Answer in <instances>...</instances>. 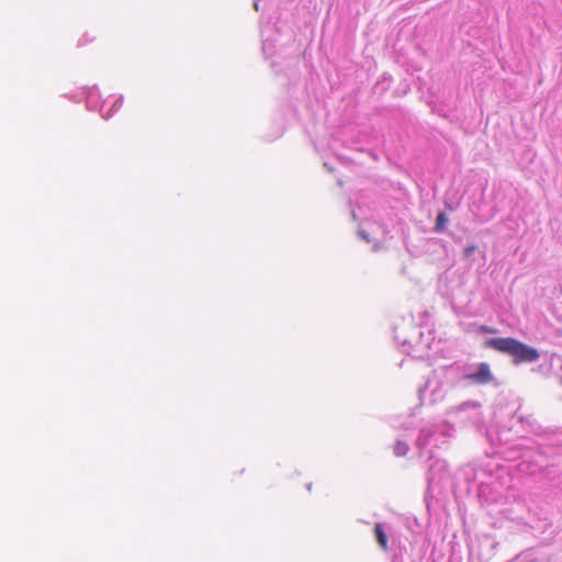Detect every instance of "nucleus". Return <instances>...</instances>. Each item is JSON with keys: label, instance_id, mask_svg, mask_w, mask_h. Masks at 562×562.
Returning a JSON list of instances; mask_svg holds the SVG:
<instances>
[{"label": "nucleus", "instance_id": "1", "mask_svg": "<svg viewBox=\"0 0 562 562\" xmlns=\"http://www.w3.org/2000/svg\"><path fill=\"white\" fill-rule=\"evenodd\" d=\"M486 348L509 355L516 364L524 362H535L540 355L536 348H532L512 337L490 338L484 342Z\"/></svg>", "mask_w": 562, "mask_h": 562}, {"label": "nucleus", "instance_id": "5", "mask_svg": "<svg viewBox=\"0 0 562 562\" xmlns=\"http://www.w3.org/2000/svg\"><path fill=\"white\" fill-rule=\"evenodd\" d=\"M476 250V246H468L463 249V254L465 257H470Z\"/></svg>", "mask_w": 562, "mask_h": 562}, {"label": "nucleus", "instance_id": "2", "mask_svg": "<svg viewBox=\"0 0 562 562\" xmlns=\"http://www.w3.org/2000/svg\"><path fill=\"white\" fill-rule=\"evenodd\" d=\"M465 379L475 384H487L494 380V376L491 371L490 364L486 362H482L479 364L477 371L467 374Z\"/></svg>", "mask_w": 562, "mask_h": 562}, {"label": "nucleus", "instance_id": "3", "mask_svg": "<svg viewBox=\"0 0 562 562\" xmlns=\"http://www.w3.org/2000/svg\"><path fill=\"white\" fill-rule=\"evenodd\" d=\"M374 535H375V539H376L379 546L381 547V549L386 551L387 550V536H386L385 531L383 530V527L380 522H376L374 526Z\"/></svg>", "mask_w": 562, "mask_h": 562}, {"label": "nucleus", "instance_id": "4", "mask_svg": "<svg viewBox=\"0 0 562 562\" xmlns=\"http://www.w3.org/2000/svg\"><path fill=\"white\" fill-rule=\"evenodd\" d=\"M447 221V216L443 213L438 214L435 224L436 232H442L446 228Z\"/></svg>", "mask_w": 562, "mask_h": 562}, {"label": "nucleus", "instance_id": "6", "mask_svg": "<svg viewBox=\"0 0 562 562\" xmlns=\"http://www.w3.org/2000/svg\"><path fill=\"white\" fill-rule=\"evenodd\" d=\"M480 330H481V331H483V333H488V334H494V333H496V329H495V328H491V327L485 326V325L481 326V327H480Z\"/></svg>", "mask_w": 562, "mask_h": 562}]
</instances>
